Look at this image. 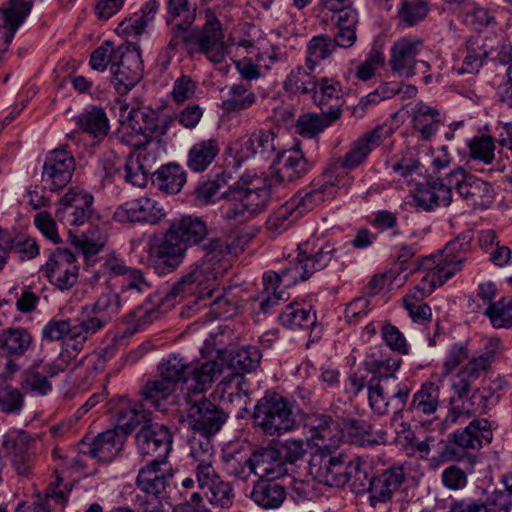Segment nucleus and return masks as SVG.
Wrapping results in <instances>:
<instances>
[{"instance_id": "f03ea898", "label": "nucleus", "mask_w": 512, "mask_h": 512, "mask_svg": "<svg viewBox=\"0 0 512 512\" xmlns=\"http://www.w3.org/2000/svg\"><path fill=\"white\" fill-rule=\"evenodd\" d=\"M203 249L205 253L201 261L191 266L189 272L174 284L172 293L212 295L210 283L222 276L229 265L227 257L231 254V247L224 239L212 238Z\"/></svg>"}, {"instance_id": "473e14b6", "label": "nucleus", "mask_w": 512, "mask_h": 512, "mask_svg": "<svg viewBox=\"0 0 512 512\" xmlns=\"http://www.w3.org/2000/svg\"><path fill=\"white\" fill-rule=\"evenodd\" d=\"M7 249L21 261L31 260L39 255V245L36 239L26 234H18L10 239L8 234L0 228V269L4 265Z\"/></svg>"}, {"instance_id": "a878e982", "label": "nucleus", "mask_w": 512, "mask_h": 512, "mask_svg": "<svg viewBox=\"0 0 512 512\" xmlns=\"http://www.w3.org/2000/svg\"><path fill=\"white\" fill-rule=\"evenodd\" d=\"M65 367L60 363H50L44 360L35 362L25 373L22 387L33 395H47L52 390L49 378L63 372Z\"/></svg>"}, {"instance_id": "0e129e2a", "label": "nucleus", "mask_w": 512, "mask_h": 512, "mask_svg": "<svg viewBox=\"0 0 512 512\" xmlns=\"http://www.w3.org/2000/svg\"><path fill=\"white\" fill-rule=\"evenodd\" d=\"M303 257L302 252L299 250L297 257L294 260L289 261L287 266L281 270L283 288L294 286L299 281H305L312 275V272Z\"/></svg>"}, {"instance_id": "2f4dec72", "label": "nucleus", "mask_w": 512, "mask_h": 512, "mask_svg": "<svg viewBox=\"0 0 512 512\" xmlns=\"http://www.w3.org/2000/svg\"><path fill=\"white\" fill-rule=\"evenodd\" d=\"M340 83L334 79L324 77L317 82V87L312 92V98L323 113L336 120L341 115L342 98Z\"/></svg>"}, {"instance_id": "c756f323", "label": "nucleus", "mask_w": 512, "mask_h": 512, "mask_svg": "<svg viewBox=\"0 0 512 512\" xmlns=\"http://www.w3.org/2000/svg\"><path fill=\"white\" fill-rule=\"evenodd\" d=\"M33 0H7L6 7L0 9V34L4 44L9 45L19 26L29 15Z\"/></svg>"}, {"instance_id": "412c9836", "label": "nucleus", "mask_w": 512, "mask_h": 512, "mask_svg": "<svg viewBox=\"0 0 512 512\" xmlns=\"http://www.w3.org/2000/svg\"><path fill=\"white\" fill-rule=\"evenodd\" d=\"M498 44L499 42L495 38L481 35L470 37L464 45L466 55L461 66L456 68V72L460 75L478 73L487 59L497 60V55L494 54Z\"/></svg>"}, {"instance_id": "cd10ccee", "label": "nucleus", "mask_w": 512, "mask_h": 512, "mask_svg": "<svg viewBox=\"0 0 512 512\" xmlns=\"http://www.w3.org/2000/svg\"><path fill=\"white\" fill-rule=\"evenodd\" d=\"M404 480L405 473L402 466H392L380 475L372 477L369 489L370 504L375 507L378 503L390 501Z\"/></svg>"}, {"instance_id": "7c9ffc66", "label": "nucleus", "mask_w": 512, "mask_h": 512, "mask_svg": "<svg viewBox=\"0 0 512 512\" xmlns=\"http://www.w3.org/2000/svg\"><path fill=\"white\" fill-rule=\"evenodd\" d=\"M499 399V394H496L491 387L477 388L472 392L470 398L473 408L454 406L449 411L446 421L450 423L462 422L469 419L473 413H487L499 402Z\"/></svg>"}, {"instance_id": "f704fd0d", "label": "nucleus", "mask_w": 512, "mask_h": 512, "mask_svg": "<svg viewBox=\"0 0 512 512\" xmlns=\"http://www.w3.org/2000/svg\"><path fill=\"white\" fill-rule=\"evenodd\" d=\"M123 445V435L117 430H107L98 434L92 443L87 444V449L83 450V453L99 461L108 462L121 451Z\"/></svg>"}, {"instance_id": "f3484780", "label": "nucleus", "mask_w": 512, "mask_h": 512, "mask_svg": "<svg viewBox=\"0 0 512 512\" xmlns=\"http://www.w3.org/2000/svg\"><path fill=\"white\" fill-rule=\"evenodd\" d=\"M136 445L141 456L166 462L172 449V436L165 425L150 423L136 434Z\"/></svg>"}, {"instance_id": "bf43d9fd", "label": "nucleus", "mask_w": 512, "mask_h": 512, "mask_svg": "<svg viewBox=\"0 0 512 512\" xmlns=\"http://www.w3.org/2000/svg\"><path fill=\"white\" fill-rule=\"evenodd\" d=\"M125 305L127 304L122 302L119 293L108 291L102 293L92 305L84 306L83 310L96 314L109 323Z\"/></svg>"}, {"instance_id": "5701e85b", "label": "nucleus", "mask_w": 512, "mask_h": 512, "mask_svg": "<svg viewBox=\"0 0 512 512\" xmlns=\"http://www.w3.org/2000/svg\"><path fill=\"white\" fill-rule=\"evenodd\" d=\"M390 134V129L384 126H377L373 130L361 135L350 144L349 150L341 157L340 165L348 169H356L362 165L368 155Z\"/></svg>"}, {"instance_id": "a19ab883", "label": "nucleus", "mask_w": 512, "mask_h": 512, "mask_svg": "<svg viewBox=\"0 0 512 512\" xmlns=\"http://www.w3.org/2000/svg\"><path fill=\"white\" fill-rule=\"evenodd\" d=\"M33 343L31 333L23 327H9L0 331V351L8 357L24 356Z\"/></svg>"}, {"instance_id": "39448f33", "label": "nucleus", "mask_w": 512, "mask_h": 512, "mask_svg": "<svg viewBox=\"0 0 512 512\" xmlns=\"http://www.w3.org/2000/svg\"><path fill=\"white\" fill-rule=\"evenodd\" d=\"M205 18L202 29L186 34L183 44L190 54H202L214 64L222 63L227 55L222 24L212 9L206 10Z\"/></svg>"}, {"instance_id": "69168bd1", "label": "nucleus", "mask_w": 512, "mask_h": 512, "mask_svg": "<svg viewBox=\"0 0 512 512\" xmlns=\"http://www.w3.org/2000/svg\"><path fill=\"white\" fill-rule=\"evenodd\" d=\"M203 496L211 505L225 509L232 506L234 492L231 484L221 479L203 490Z\"/></svg>"}, {"instance_id": "864d4df0", "label": "nucleus", "mask_w": 512, "mask_h": 512, "mask_svg": "<svg viewBox=\"0 0 512 512\" xmlns=\"http://www.w3.org/2000/svg\"><path fill=\"white\" fill-rule=\"evenodd\" d=\"M175 389L171 382L158 376V378L145 383L141 390V395L146 404L159 411H165L166 408L163 402L172 395Z\"/></svg>"}, {"instance_id": "0eeeda50", "label": "nucleus", "mask_w": 512, "mask_h": 512, "mask_svg": "<svg viewBox=\"0 0 512 512\" xmlns=\"http://www.w3.org/2000/svg\"><path fill=\"white\" fill-rule=\"evenodd\" d=\"M166 462L150 460L140 469L136 486L140 493L135 496V506L140 512H155L162 505L160 495L165 492L168 478L161 470V465Z\"/></svg>"}, {"instance_id": "c85d7f7f", "label": "nucleus", "mask_w": 512, "mask_h": 512, "mask_svg": "<svg viewBox=\"0 0 512 512\" xmlns=\"http://www.w3.org/2000/svg\"><path fill=\"white\" fill-rule=\"evenodd\" d=\"M215 394L223 406H234L241 410L248 404L249 384L242 373L235 372L218 383Z\"/></svg>"}, {"instance_id": "7ed1b4c3", "label": "nucleus", "mask_w": 512, "mask_h": 512, "mask_svg": "<svg viewBox=\"0 0 512 512\" xmlns=\"http://www.w3.org/2000/svg\"><path fill=\"white\" fill-rule=\"evenodd\" d=\"M222 367L217 361L189 363L178 354H170L158 364V376L176 388L181 383V391L185 397L188 393L203 394L208 390L215 378L221 373Z\"/></svg>"}, {"instance_id": "6ab92c4d", "label": "nucleus", "mask_w": 512, "mask_h": 512, "mask_svg": "<svg viewBox=\"0 0 512 512\" xmlns=\"http://www.w3.org/2000/svg\"><path fill=\"white\" fill-rule=\"evenodd\" d=\"M46 273L51 284L62 291L69 290L78 281L75 255L67 249H56L46 263Z\"/></svg>"}, {"instance_id": "20e7f679", "label": "nucleus", "mask_w": 512, "mask_h": 512, "mask_svg": "<svg viewBox=\"0 0 512 512\" xmlns=\"http://www.w3.org/2000/svg\"><path fill=\"white\" fill-rule=\"evenodd\" d=\"M253 420L263 434L271 437L292 432L297 426L291 403L275 392L266 393L257 401Z\"/></svg>"}, {"instance_id": "ea45409f", "label": "nucleus", "mask_w": 512, "mask_h": 512, "mask_svg": "<svg viewBox=\"0 0 512 512\" xmlns=\"http://www.w3.org/2000/svg\"><path fill=\"white\" fill-rule=\"evenodd\" d=\"M454 442L463 449H478L492 440L491 425L486 419L471 421L462 431L453 434Z\"/></svg>"}, {"instance_id": "f8f14e48", "label": "nucleus", "mask_w": 512, "mask_h": 512, "mask_svg": "<svg viewBox=\"0 0 512 512\" xmlns=\"http://www.w3.org/2000/svg\"><path fill=\"white\" fill-rule=\"evenodd\" d=\"M120 140L134 148L124 165V180L133 186L145 187L149 175L154 173L152 170L157 161L156 155L148 150L138 136H121Z\"/></svg>"}, {"instance_id": "49530a36", "label": "nucleus", "mask_w": 512, "mask_h": 512, "mask_svg": "<svg viewBox=\"0 0 512 512\" xmlns=\"http://www.w3.org/2000/svg\"><path fill=\"white\" fill-rule=\"evenodd\" d=\"M255 475L259 479L276 480L286 473L283 461L274 449H261L254 453Z\"/></svg>"}, {"instance_id": "774afa93", "label": "nucleus", "mask_w": 512, "mask_h": 512, "mask_svg": "<svg viewBox=\"0 0 512 512\" xmlns=\"http://www.w3.org/2000/svg\"><path fill=\"white\" fill-rule=\"evenodd\" d=\"M261 353L254 346L242 347L230 359V366L239 373L251 372L260 364Z\"/></svg>"}, {"instance_id": "c9c22d12", "label": "nucleus", "mask_w": 512, "mask_h": 512, "mask_svg": "<svg viewBox=\"0 0 512 512\" xmlns=\"http://www.w3.org/2000/svg\"><path fill=\"white\" fill-rule=\"evenodd\" d=\"M256 101V95L251 86L244 83H234L221 89L220 108L225 113H234L250 108Z\"/></svg>"}, {"instance_id": "4c0bfd02", "label": "nucleus", "mask_w": 512, "mask_h": 512, "mask_svg": "<svg viewBox=\"0 0 512 512\" xmlns=\"http://www.w3.org/2000/svg\"><path fill=\"white\" fill-rule=\"evenodd\" d=\"M220 150V143L216 138L199 140L190 147L186 165L193 172H203L215 161Z\"/></svg>"}, {"instance_id": "338daca9", "label": "nucleus", "mask_w": 512, "mask_h": 512, "mask_svg": "<svg viewBox=\"0 0 512 512\" xmlns=\"http://www.w3.org/2000/svg\"><path fill=\"white\" fill-rule=\"evenodd\" d=\"M428 14L427 3L423 0H402L399 8L400 22L405 27H413Z\"/></svg>"}, {"instance_id": "dca6fc26", "label": "nucleus", "mask_w": 512, "mask_h": 512, "mask_svg": "<svg viewBox=\"0 0 512 512\" xmlns=\"http://www.w3.org/2000/svg\"><path fill=\"white\" fill-rule=\"evenodd\" d=\"M75 158L71 152L55 149L48 153L42 168V183L51 192L63 189L72 179Z\"/></svg>"}, {"instance_id": "79ce46f5", "label": "nucleus", "mask_w": 512, "mask_h": 512, "mask_svg": "<svg viewBox=\"0 0 512 512\" xmlns=\"http://www.w3.org/2000/svg\"><path fill=\"white\" fill-rule=\"evenodd\" d=\"M250 497L256 505L264 509H276L285 500L284 487L271 479H259L254 483Z\"/></svg>"}, {"instance_id": "8fccbe9b", "label": "nucleus", "mask_w": 512, "mask_h": 512, "mask_svg": "<svg viewBox=\"0 0 512 512\" xmlns=\"http://www.w3.org/2000/svg\"><path fill=\"white\" fill-rule=\"evenodd\" d=\"M123 108L127 111V119L129 121H133L136 124L142 121L143 126L139 125L138 130L144 138L142 142L148 148L151 145L149 138L159 130L157 112L150 107L139 105L129 108V105L126 104Z\"/></svg>"}, {"instance_id": "052dcab7", "label": "nucleus", "mask_w": 512, "mask_h": 512, "mask_svg": "<svg viewBox=\"0 0 512 512\" xmlns=\"http://www.w3.org/2000/svg\"><path fill=\"white\" fill-rule=\"evenodd\" d=\"M328 185H321L319 188L305 192L303 195L298 194L291 198L288 202L294 206L296 214L302 217L305 213L312 211L323 201L333 197V191H327Z\"/></svg>"}, {"instance_id": "3c124183", "label": "nucleus", "mask_w": 512, "mask_h": 512, "mask_svg": "<svg viewBox=\"0 0 512 512\" xmlns=\"http://www.w3.org/2000/svg\"><path fill=\"white\" fill-rule=\"evenodd\" d=\"M395 377L370 378L368 401L373 412L378 415L388 413L390 407L389 394Z\"/></svg>"}, {"instance_id": "1a4fd4ad", "label": "nucleus", "mask_w": 512, "mask_h": 512, "mask_svg": "<svg viewBox=\"0 0 512 512\" xmlns=\"http://www.w3.org/2000/svg\"><path fill=\"white\" fill-rule=\"evenodd\" d=\"M186 250L169 228L162 237L149 240L148 263L159 275L171 273L183 262Z\"/></svg>"}, {"instance_id": "6e6d98bb", "label": "nucleus", "mask_w": 512, "mask_h": 512, "mask_svg": "<svg viewBox=\"0 0 512 512\" xmlns=\"http://www.w3.org/2000/svg\"><path fill=\"white\" fill-rule=\"evenodd\" d=\"M223 458L228 475L247 480L251 474H255L254 453L249 455L241 451H226Z\"/></svg>"}, {"instance_id": "a211bd4d", "label": "nucleus", "mask_w": 512, "mask_h": 512, "mask_svg": "<svg viewBox=\"0 0 512 512\" xmlns=\"http://www.w3.org/2000/svg\"><path fill=\"white\" fill-rule=\"evenodd\" d=\"M165 217L163 207L154 199L139 197L124 202L116 208L113 218L119 223L158 224Z\"/></svg>"}, {"instance_id": "e2e57ef3", "label": "nucleus", "mask_w": 512, "mask_h": 512, "mask_svg": "<svg viewBox=\"0 0 512 512\" xmlns=\"http://www.w3.org/2000/svg\"><path fill=\"white\" fill-rule=\"evenodd\" d=\"M484 314L495 328H510L512 326V297H502L488 305Z\"/></svg>"}, {"instance_id": "b1692460", "label": "nucleus", "mask_w": 512, "mask_h": 512, "mask_svg": "<svg viewBox=\"0 0 512 512\" xmlns=\"http://www.w3.org/2000/svg\"><path fill=\"white\" fill-rule=\"evenodd\" d=\"M411 196L415 207L427 212L438 207H447L452 202L451 186L444 184L442 180L417 184Z\"/></svg>"}, {"instance_id": "4468645a", "label": "nucleus", "mask_w": 512, "mask_h": 512, "mask_svg": "<svg viewBox=\"0 0 512 512\" xmlns=\"http://www.w3.org/2000/svg\"><path fill=\"white\" fill-rule=\"evenodd\" d=\"M93 196L81 189L72 188L60 199L56 210L59 221L70 226H82L94 215Z\"/></svg>"}, {"instance_id": "9d476101", "label": "nucleus", "mask_w": 512, "mask_h": 512, "mask_svg": "<svg viewBox=\"0 0 512 512\" xmlns=\"http://www.w3.org/2000/svg\"><path fill=\"white\" fill-rule=\"evenodd\" d=\"M446 181L451 189L454 188L467 205L473 208L485 209L490 207L494 201L492 185L462 167L452 170L446 176Z\"/></svg>"}, {"instance_id": "58836bf2", "label": "nucleus", "mask_w": 512, "mask_h": 512, "mask_svg": "<svg viewBox=\"0 0 512 512\" xmlns=\"http://www.w3.org/2000/svg\"><path fill=\"white\" fill-rule=\"evenodd\" d=\"M454 442L463 449H478L492 440L491 425L486 419L471 421L462 431L453 434Z\"/></svg>"}, {"instance_id": "c03bdc74", "label": "nucleus", "mask_w": 512, "mask_h": 512, "mask_svg": "<svg viewBox=\"0 0 512 512\" xmlns=\"http://www.w3.org/2000/svg\"><path fill=\"white\" fill-rule=\"evenodd\" d=\"M439 388L432 382L424 383L421 388L414 393L409 404L408 410L414 417H424L433 415L439 405Z\"/></svg>"}, {"instance_id": "bb28decb", "label": "nucleus", "mask_w": 512, "mask_h": 512, "mask_svg": "<svg viewBox=\"0 0 512 512\" xmlns=\"http://www.w3.org/2000/svg\"><path fill=\"white\" fill-rule=\"evenodd\" d=\"M279 167L270 178L274 184H288L302 178L308 172V163L299 149L280 150L277 153Z\"/></svg>"}, {"instance_id": "603ef678", "label": "nucleus", "mask_w": 512, "mask_h": 512, "mask_svg": "<svg viewBox=\"0 0 512 512\" xmlns=\"http://www.w3.org/2000/svg\"><path fill=\"white\" fill-rule=\"evenodd\" d=\"M314 70H310L308 65L297 66L292 69L283 82V89L291 94H312L317 87V81L312 75Z\"/></svg>"}, {"instance_id": "72a5a7b5", "label": "nucleus", "mask_w": 512, "mask_h": 512, "mask_svg": "<svg viewBox=\"0 0 512 512\" xmlns=\"http://www.w3.org/2000/svg\"><path fill=\"white\" fill-rule=\"evenodd\" d=\"M298 250L302 252L312 274L326 268L336 253L333 244L316 238L299 244Z\"/></svg>"}, {"instance_id": "393cba45", "label": "nucleus", "mask_w": 512, "mask_h": 512, "mask_svg": "<svg viewBox=\"0 0 512 512\" xmlns=\"http://www.w3.org/2000/svg\"><path fill=\"white\" fill-rule=\"evenodd\" d=\"M407 112L413 130L419 133L423 140H430L444 122L442 113L423 101L411 102Z\"/></svg>"}, {"instance_id": "e433bc0d", "label": "nucleus", "mask_w": 512, "mask_h": 512, "mask_svg": "<svg viewBox=\"0 0 512 512\" xmlns=\"http://www.w3.org/2000/svg\"><path fill=\"white\" fill-rule=\"evenodd\" d=\"M75 125L94 139L103 140L110 131V124L105 110L91 106L74 117Z\"/></svg>"}, {"instance_id": "13d9d810", "label": "nucleus", "mask_w": 512, "mask_h": 512, "mask_svg": "<svg viewBox=\"0 0 512 512\" xmlns=\"http://www.w3.org/2000/svg\"><path fill=\"white\" fill-rule=\"evenodd\" d=\"M347 484L352 492L361 494L369 493L371 478L367 472V463L363 456H357L347 463L345 473Z\"/></svg>"}, {"instance_id": "a18cd8bd", "label": "nucleus", "mask_w": 512, "mask_h": 512, "mask_svg": "<svg viewBox=\"0 0 512 512\" xmlns=\"http://www.w3.org/2000/svg\"><path fill=\"white\" fill-rule=\"evenodd\" d=\"M455 274V268H450L447 264L438 263L436 269L426 272L420 282L407 296L412 297L416 301H421L428 297L437 286L443 285L448 279Z\"/></svg>"}, {"instance_id": "2eb2a0df", "label": "nucleus", "mask_w": 512, "mask_h": 512, "mask_svg": "<svg viewBox=\"0 0 512 512\" xmlns=\"http://www.w3.org/2000/svg\"><path fill=\"white\" fill-rule=\"evenodd\" d=\"M116 57L110 67L112 82L119 93H126L141 80L143 63L140 53L127 46H119Z\"/></svg>"}, {"instance_id": "de8ad7c7", "label": "nucleus", "mask_w": 512, "mask_h": 512, "mask_svg": "<svg viewBox=\"0 0 512 512\" xmlns=\"http://www.w3.org/2000/svg\"><path fill=\"white\" fill-rule=\"evenodd\" d=\"M153 183L166 194H176L186 183V172L180 165L170 163L153 173Z\"/></svg>"}, {"instance_id": "f257e3e1", "label": "nucleus", "mask_w": 512, "mask_h": 512, "mask_svg": "<svg viewBox=\"0 0 512 512\" xmlns=\"http://www.w3.org/2000/svg\"><path fill=\"white\" fill-rule=\"evenodd\" d=\"M273 182L270 178L244 173L220 197L228 199L222 207L227 220L243 223L266 210L271 198Z\"/></svg>"}, {"instance_id": "6e6552de", "label": "nucleus", "mask_w": 512, "mask_h": 512, "mask_svg": "<svg viewBox=\"0 0 512 512\" xmlns=\"http://www.w3.org/2000/svg\"><path fill=\"white\" fill-rule=\"evenodd\" d=\"M424 49V41L417 37L404 36L396 40L389 59L392 72L409 79L421 69L428 70L429 64L421 59Z\"/></svg>"}, {"instance_id": "680f3d73", "label": "nucleus", "mask_w": 512, "mask_h": 512, "mask_svg": "<svg viewBox=\"0 0 512 512\" xmlns=\"http://www.w3.org/2000/svg\"><path fill=\"white\" fill-rule=\"evenodd\" d=\"M263 286L267 297L261 301L260 310L263 313H267L268 310L274 305H277L280 300H285L284 291L279 290L283 287L282 272L268 271L264 273Z\"/></svg>"}, {"instance_id": "4be33fe9", "label": "nucleus", "mask_w": 512, "mask_h": 512, "mask_svg": "<svg viewBox=\"0 0 512 512\" xmlns=\"http://www.w3.org/2000/svg\"><path fill=\"white\" fill-rule=\"evenodd\" d=\"M304 429L316 446L326 449L336 448L343 437L339 424L325 414H307Z\"/></svg>"}, {"instance_id": "5fc2aeb1", "label": "nucleus", "mask_w": 512, "mask_h": 512, "mask_svg": "<svg viewBox=\"0 0 512 512\" xmlns=\"http://www.w3.org/2000/svg\"><path fill=\"white\" fill-rule=\"evenodd\" d=\"M279 320L290 329H309L316 323V315L310 308L291 303L280 314Z\"/></svg>"}, {"instance_id": "aec40b11", "label": "nucleus", "mask_w": 512, "mask_h": 512, "mask_svg": "<svg viewBox=\"0 0 512 512\" xmlns=\"http://www.w3.org/2000/svg\"><path fill=\"white\" fill-rule=\"evenodd\" d=\"M278 135L272 129H258L240 138L238 153L244 159H270L281 150Z\"/></svg>"}, {"instance_id": "37998d69", "label": "nucleus", "mask_w": 512, "mask_h": 512, "mask_svg": "<svg viewBox=\"0 0 512 512\" xmlns=\"http://www.w3.org/2000/svg\"><path fill=\"white\" fill-rule=\"evenodd\" d=\"M170 230L184 244L187 249L190 245L199 244L207 235V227L199 217L185 216L171 224Z\"/></svg>"}, {"instance_id": "9b49d317", "label": "nucleus", "mask_w": 512, "mask_h": 512, "mask_svg": "<svg viewBox=\"0 0 512 512\" xmlns=\"http://www.w3.org/2000/svg\"><path fill=\"white\" fill-rule=\"evenodd\" d=\"M200 395L186 394L187 423L189 428L199 434L214 435L226 421L222 408Z\"/></svg>"}, {"instance_id": "423d86ee", "label": "nucleus", "mask_w": 512, "mask_h": 512, "mask_svg": "<svg viewBox=\"0 0 512 512\" xmlns=\"http://www.w3.org/2000/svg\"><path fill=\"white\" fill-rule=\"evenodd\" d=\"M499 352V340L489 339L481 352L473 355L459 369L452 379L451 388L461 399L468 397L472 386L480 379L485 378L491 369Z\"/></svg>"}, {"instance_id": "ddd939ff", "label": "nucleus", "mask_w": 512, "mask_h": 512, "mask_svg": "<svg viewBox=\"0 0 512 512\" xmlns=\"http://www.w3.org/2000/svg\"><path fill=\"white\" fill-rule=\"evenodd\" d=\"M174 285L164 296H149L147 300L130 311L125 321L134 331H139L154 322L159 316L170 310L178 301V298L191 296L188 292L172 293Z\"/></svg>"}, {"instance_id": "4d7b16f0", "label": "nucleus", "mask_w": 512, "mask_h": 512, "mask_svg": "<svg viewBox=\"0 0 512 512\" xmlns=\"http://www.w3.org/2000/svg\"><path fill=\"white\" fill-rule=\"evenodd\" d=\"M337 48L327 34L313 36L307 43L306 64L310 70H315L318 63L336 52Z\"/></svg>"}, {"instance_id": "09e8293b", "label": "nucleus", "mask_w": 512, "mask_h": 512, "mask_svg": "<svg viewBox=\"0 0 512 512\" xmlns=\"http://www.w3.org/2000/svg\"><path fill=\"white\" fill-rule=\"evenodd\" d=\"M152 287L145 273L137 268H131L123 277L121 289L118 292L122 302L129 304L148 293Z\"/></svg>"}]
</instances>
